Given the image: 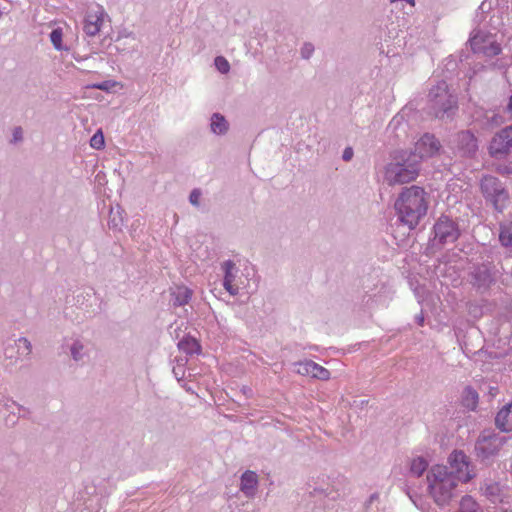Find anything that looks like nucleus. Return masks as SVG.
Here are the masks:
<instances>
[{"instance_id": "e433bc0d", "label": "nucleus", "mask_w": 512, "mask_h": 512, "mask_svg": "<svg viewBox=\"0 0 512 512\" xmlns=\"http://www.w3.org/2000/svg\"><path fill=\"white\" fill-rule=\"evenodd\" d=\"M314 52V46L311 43H305L301 48V56L303 59H309Z\"/></svg>"}, {"instance_id": "9d476101", "label": "nucleus", "mask_w": 512, "mask_h": 512, "mask_svg": "<svg viewBox=\"0 0 512 512\" xmlns=\"http://www.w3.org/2000/svg\"><path fill=\"white\" fill-rule=\"evenodd\" d=\"M471 285L479 292H487L495 283L496 277L490 264L474 266L469 274Z\"/></svg>"}, {"instance_id": "7c9ffc66", "label": "nucleus", "mask_w": 512, "mask_h": 512, "mask_svg": "<svg viewBox=\"0 0 512 512\" xmlns=\"http://www.w3.org/2000/svg\"><path fill=\"white\" fill-rule=\"evenodd\" d=\"M215 67L222 74H227L230 71V64L223 56H217L214 60Z\"/></svg>"}, {"instance_id": "1a4fd4ad", "label": "nucleus", "mask_w": 512, "mask_h": 512, "mask_svg": "<svg viewBox=\"0 0 512 512\" xmlns=\"http://www.w3.org/2000/svg\"><path fill=\"white\" fill-rule=\"evenodd\" d=\"M505 442V437L492 431H483L475 443V452L482 461L488 460L499 452Z\"/></svg>"}, {"instance_id": "ddd939ff", "label": "nucleus", "mask_w": 512, "mask_h": 512, "mask_svg": "<svg viewBox=\"0 0 512 512\" xmlns=\"http://www.w3.org/2000/svg\"><path fill=\"white\" fill-rule=\"evenodd\" d=\"M221 269L224 273L223 287L231 296L238 295L240 291L239 268L233 261L226 260L221 264Z\"/></svg>"}, {"instance_id": "f03ea898", "label": "nucleus", "mask_w": 512, "mask_h": 512, "mask_svg": "<svg viewBox=\"0 0 512 512\" xmlns=\"http://www.w3.org/2000/svg\"><path fill=\"white\" fill-rule=\"evenodd\" d=\"M429 494L439 506L448 504L457 495L458 481L447 466L437 465L427 475Z\"/></svg>"}, {"instance_id": "4468645a", "label": "nucleus", "mask_w": 512, "mask_h": 512, "mask_svg": "<svg viewBox=\"0 0 512 512\" xmlns=\"http://www.w3.org/2000/svg\"><path fill=\"white\" fill-rule=\"evenodd\" d=\"M512 148V125L500 130L490 143V154L493 157L507 154Z\"/></svg>"}, {"instance_id": "7ed1b4c3", "label": "nucleus", "mask_w": 512, "mask_h": 512, "mask_svg": "<svg viewBox=\"0 0 512 512\" xmlns=\"http://www.w3.org/2000/svg\"><path fill=\"white\" fill-rule=\"evenodd\" d=\"M420 171L419 160L408 151H400L385 167L384 179L388 185H402L414 181Z\"/></svg>"}, {"instance_id": "79ce46f5", "label": "nucleus", "mask_w": 512, "mask_h": 512, "mask_svg": "<svg viewBox=\"0 0 512 512\" xmlns=\"http://www.w3.org/2000/svg\"><path fill=\"white\" fill-rule=\"evenodd\" d=\"M19 342H22V343L24 344L25 348H26L28 351H30V350H31V343H30V341H29L28 339H26V338H20V339H19Z\"/></svg>"}, {"instance_id": "f704fd0d", "label": "nucleus", "mask_w": 512, "mask_h": 512, "mask_svg": "<svg viewBox=\"0 0 512 512\" xmlns=\"http://www.w3.org/2000/svg\"><path fill=\"white\" fill-rule=\"evenodd\" d=\"M177 361H178L177 366L173 367V374L177 380H180L185 375L184 363H183V359H179Z\"/></svg>"}, {"instance_id": "cd10ccee", "label": "nucleus", "mask_w": 512, "mask_h": 512, "mask_svg": "<svg viewBox=\"0 0 512 512\" xmlns=\"http://www.w3.org/2000/svg\"><path fill=\"white\" fill-rule=\"evenodd\" d=\"M406 126L407 124L404 115L402 113H398L389 122L388 129L394 133H397V131L401 128L405 131Z\"/></svg>"}, {"instance_id": "bb28decb", "label": "nucleus", "mask_w": 512, "mask_h": 512, "mask_svg": "<svg viewBox=\"0 0 512 512\" xmlns=\"http://www.w3.org/2000/svg\"><path fill=\"white\" fill-rule=\"evenodd\" d=\"M478 403V394L471 387H466L463 395V404L469 409H474Z\"/></svg>"}, {"instance_id": "c03bdc74", "label": "nucleus", "mask_w": 512, "mask_h": 512, "mask_svg": "<svg viewBox=\"0 0 512 512\" xmlns=\"http://www.w3.org/2000/svg\"><path fill=\"white\" fill-rule=\"evenodd\" d=\"M508 108H509V110H510V112L512 114V96L510 97Z\"/></svg>"}, {"instance_id": "39448f33", "label": "nucleus", "mask_w": 512, "mask_h": 512, "mask_svg": "<svg viewBox=\"0 0 512 512\" xmlns=\"http://www.w3.org/2000/svg\"><path fill=\"white\" fill-rule=\"evenodd\" d=\"M480 191L485 201L497 212L504 211L509 200V192L497 177L484 175L480 180Z\"/></svg>"}, {"instance_id": "a18cd8bd", "label": "nucleus", "mask_w": 512, "mask_h": 512, "mask_svg": "<svg viewBox=\"0 0 512 512\" xmlns=\"http://www.w3.org/2000/svg\"><path fill=\"white\" fill-rule=\"evenodd\" d=\"M377 496L375 494L371 495L370 497V501H373L374 498H376Z\"/></svg>"}, {"instance_id": "9b49d317", "label": "nucleus", "mask_w": 512, "mask_h": 512, "mask_svg": "<svg viewBox=\"0 0 512 512\" xmlns=\"http://www.w3.org/2000/svg\"><path fill=\"white\" fill-rule=\"evenodd\" d=\"M441 144L439 140L430 133H425L415 143L414 151H411L412 156H415L419 163L427 158L434 157L439 153Z\"/></svg>"}, {"instance_id": "c85d7f7f", "label": "nucleus", "mask_w": 512, "mask_h": 512, "mask_svg": "<svg viewBox=\"0 0 512 512\" xmlns=\"http://www.w3.org/2000/svg\"><path fill=\"white\" fill-rule=\"evenodd\" d=\"M481 491L483 492L484 495L493 499V498H496L499 496L500 488L497 483L490 481V482H485L481 486Z\"/></svg>"}, {"instance_id": "a878e982", "label": "nucleus", "mask_w": 512, "mask_h": 512, "mask_svg": "<svg viewBox=\"0 0 512 512\" xmlns=\"http://www.w3.org/2000/svg\"><path fill=\"white\" fill-rule=\"evenodd\" d=\"M458 512H481L478 504L471 496H464L460 501Z\"/></svg>"}, {"instance_id": "a211bd4d", "label": "nucleus", "mask_w": 512, "mask_h": 512, "mask_svg": "<svg viewBox=\"0 0 512 512\" xmlns=\"http://www.w3.org/2000/svg\"><path fill=\"white\" fill-rule=\"evenodd\" d=\"M495 424L503 432L512 431V402L504 405L495 417Z\"/></svg>"}, {"instance_id": "f8f14e48", "label": "nucleus", "mask_w": 512, "mask_h": 512, "mask_svg": "<svg viewBox=\"0 0 512 512\" xmlns=\"http://www.w3.org/2000/svg\"><path fill=\"white\" fill-rule=\"evenodd\" d=\"M105 17H107V13L103 6L99 4L89 6L83 24V30L86 35L90 37L97 35L101 30Z\"/></svg>"}, {"instance_id": "ea45409f", "label": "nucleus", "mask_w": 512, "mask_h": 512, "mask_svg": "<svg viewBox=\"0 0 512 512\" xmlns=\"http://www.w3.org/2000/svg\"><path fill=\"white\" fill-rule=\"evenodd\" d=\"M5 406L7 407V409H10L12 408V406H16L18 407L19 411H23V412H26V409L20 405H18L15 401L13 400H8L5 404Z\"/></svg>"}, {"instance_id": "473e14b6", "label": "nucleus", "mask_w": 512, "mask_h": 512, "mask_svg": "<svg viewBox=\"0 0 512 512\" xmlns=\"http://www.w3.org/2000/svg\"><path fill=\"white\" fill-rule=\"evenodd\" d=\"M116 86V82L112 80L103 81L100 83H95L91 87L95 89H99L102 91H110L112 88Z\"/></svg>"}, {"instance_id": "58836bf2", "label": "nucleus", "mask_w": 512, "mask_h": 512, "mask_svg": "<svg viewBox=\"0 0 512 512\" xmlns=\"http://www.w3.org/2000/svg\"><path fill=\"white\" fill-rule=\"evenodd\" d=\"M22 139V129L20 127H17L13 130V138L12 142H17Z\"/></svg>"}, {"instance_id": "dca6fc26", "label": "nucleus", "mask_w": 512, "mask_h": 512, "mask_svg": "<svg viewBox=\"0 0 512 512\" xmlns=\"http://www.w3.org/2000/svg\"><path fill=\"white\" fill-rule=\"evenodd\" d=\"M456 147L462 156L470 157L478 149L477 139L470 131H461L456 137Z\"/></svg>"}, {"instance_id": "5701e85b", "label": "nucleus", "mask_w": 512, "mask_h": 512, "mask_svg": "<svg viewBox=\"0 0 512 512\" xmlns=\"http://www.w3.org/2000/svg\"><path fill=\"white\" fill-rule=\"evenodd\" d=\"M70 353L75 362L82 361L87 355L84 343L80 340H75L70 347Z\"/></svg>"}, {"instance_id": "a19ab883", "label": "nucleus", "mask_w": 512, "mask_h": 512, "mask_svg": "<svg viewBox=\"0 0 512 512\" xmlns=\"http://www.w3.org/2000/svg\"><path fill=\"white\" fill-rule=\"evenodd\" d=\"M491 8V2L490 1H483L481 3V5L479 6V10H481L482 12H485L487 10H489Z\"/></svg>"}, {"instance_id": "4c0bfd02", "label": "nucleus", "mask_w": 512, "mask_h": 512, "mask_svg": "<svg viewBox=\"0 0 512 512\" xmlns=\"http://www.w3.org/2000/svg\"><path fill=\"white\" fill-rule=\"evenodd\" d=\"M354 152L351 147H346L342 154V159L346 162L350 161L353 158Z\"/></svg>"}, {"instance_id": "b1692460", "label": "nucleus", "mask_w": 512, "mask_h": 512, "mask_svg": "<svg viewBox=\"0 0 512 512\" xmlns=\"http://www.w3.org/2000/svg\"><path fill=\"white\" fill-rule=\"evenodd\" d=\"M428 462L423 457H416L411 461L410 472L414 476H421L427 469Z\"/></svg>"}, {"instance_id": "72a5a7b5", "label": "nucleus", "mask_w": 512, "mask_h": 512, "mask_svg": "<svg viewBox=\"0 0 512 512\" xmlns=\"http://www.w3.org/2000/svg\"><path fill=\"white\" fill-rule=\"evenodd\" d=\"M495 170L501 175L510 176L512 175V163L498 164Z\"/></svg>"}, {"instance_id": "412c9836", "label": "nucleus", "mask_w": 512, "mask_h": 512, "mask_svg": "<svg viewBox=\"0 0 512 512\" xmlns=\"http://www.w3.org/2000/svg\"><path fill=\"white\" fill-rule=\"evenodd\" d=\"M178 348L187 355L199 354L201 346L195 338L185 337L178 343Z\"/></svg>"}, {"instance_id": "c756f323", "label": "nucleus", "mask_w": 512, "mask_h": 512, "mask_svg": "<svg viewBox=\"0 0 512 512\" xmlns=\"http://www.w3.org/2000/svg\"><path fill=\"white\" fill-rule=\"evenodd\" d=\"M62 38H63V32H62L61 28H55L51 31L50 41H51L53 47L58 51H62L65 49L62 44Z\"/></svg>"}, {"instance_id": "37998d69", "label": "nucleus", "mask_w": 512, "mask_h": 512, "mask_svg": "<svg viewBox=\"0 0 512 512\" xmlns=\"http://www.w3.org/2000/svg\"><path fill=\"white\" fill-rule=\"evenodd\" d=\"M415 320H416V322H417V324H418V325L423 326V324H424V316H423V314H422V313H421V314H419V315H417V316L415 317Z\"/></svg>"}, {"instance_id": "393cba45", "label": "nucleus", "mask_w": 512, "mask_h": 512, "mask_svg": "<svg viewBox=\"0 0 512 512\" xmlns=\"http://www.w3.org/2000/svg\"><path fill=\"white\" fill-rule=\"evenodd\" d=\"M123 211L121 210L120 206L117 205L116 208L110 209V215H109V225L113 229H120V227L123 224Z\"/></svg>"}, {"instance_id": "20e7f679", "label": "nucleus", "mask_w": 512, "mask_h": 512, "mask_svg": "<svg viewBox=\"0 0 512 512\" xmlns=\"http://www.w3.org/2000/svg\"><path fill=\"white\" fill-rule=\"evenodd\" d=\"M429 108L437 118L450 117L457 109V97L445 81H439L429 92Z\"/></svg>"}, {"instance_id": "c9c22d12", "label": "nucleus", "mask_w": 512, "mask_h": 512, "mask_svg": "<svg viewBox=\"0 0 512 512\" xmlns=\"http://www.w3.org/2000/svg\"><path fill=\"white\" fill-rule=\"evenodd\" d=\"M201 191L199 189H193L189 195V202L191 205L198 207L200 205Z\"/></svg>"}, {"instance_id": "f3484780", "label": "nucleus", "mask_w": 512, "mask_h": 512, "mask_svg": "<svg viewBox=\"0 0 512 512\" xmlns=\"http://www.w3.org/2000/svg\"><path fill=\"white\" fill-rule=\"evenodd\" d=\"M258 487V476L254 471L247 470L241 476L240 490L248 498L255 496Z\"/></svg>"}, {"instance_id": "6ab92c4d", "label": "nucleus", "mask_w": 512, "mask_h": 512, "mask_svg": "<svg viewBox=\"0 0 512 512\" xmlns=\"http://www.w3.org/2000/svg\"><path fill=\"white\" fill-rule=\"evenodd\" d=\"M171 295L174 306H184L191 300L192 290L186 286H176Z\"/></svg>"}, {"instance_id": "423d86ee", "label": "nucleus", "mask_w": 512, "mask_h": 512, "mask_svg": "<svg viewBox=\"0 0 512 512\" xmlns=\"http://www.w3.org/2000/svg\"><path fill=\"white\" fill-rule=\"evenodd\" d=\"M448 463L449 473L454 475L458 482L466 483L476 476L474 466L463 451H453L449 455Z\"/></svg>"}, {"instance_id": "aec40b11", "label": "nucleus", "mask_w": 512, "mask_h": 512, "mask_svg": "<svg viewBox=\"0 0 512 512\" xmlns=\"http://www.w3.org/2000/svg\"><path fill=\"white\" fill-rule=\"evenodd\" d=\"M210 129L216 135H225L229 130V123L220 113H214L210 119Z\"/></svg>"}, {"instance_id": "2f4dec72", "label": "nucleus", "mask_w": 512, "mask_h": 512, "mask_svg": "<svg viewBox=\"0 0 512 512\" xmlns=\"http://www.w3.org/2000/svg\"><path fill=\"white\" fill-rule=\"evenodd\" d=\"M104 136L101 131H97L90 139V146L94 149L100 150L104 147Z\"/></svg>"}, {"instance_id": "6e6552de", "label": "nucleus", "mask_w": 512, "mask_h": 512, "mask_svg": "<svg viewBox=\"0 0 512 512\" xmlns=\"http://www.w3.org/2000/svg\"><path fill=\"white\" fill-rule=\"evenodd\" d=\"M469 43L474 53L481 54L485 57H494L501 51L495 35L482 30H474L469 39Z\"/></svg>"}, {"instance_id": "0eeeda50", "label": "nucleus", "mask_w": 512, "mask_h": 512, "mask_svg": "<svg viewBox=\"0 0 512 512\" xmlns=\"http://www.w3.org/2000/svg\"><path fill=\"white\" fill-rule=\"evenodd\" d=\"M433 245L452 244L460 236L458 224L446 215H441L433 226Z\"/></svg>"}, {"instance_id": "4be33fe9", "label": "nucleus", "mask_w": 512, "mask_h": 512, "mask_svg": "<svg viewBox=\"0 0 512 512\" xmlns=\"http://www.w3.org/2000/svg\"><path fill=\"white\" fill-rule=\"evenodd\" d=\"M499 241L502 246H512V221L500 223Z\"/></svg>"}, {"instance_id": "f257e3e1", "label": "nucleus", "mask_w": 512, "mask_h": 512, "mask_svg": "<svg viewBox=\"0 0 512 512\" xmlns=\"http://www.w3.org/2000/svg\"><path fill=\"white\" fill-rule=\"evenodd\" d=\"M428 193L419 186L406 187L395 201V209L399 220L414 229L426 215L428 209Z\"/></svg>"}, {"instance_id": "2eb2a0df", "label": "nucleus", "mask_w": 512, "mask_h": 512, "mask_svg": "<svg viewBox=\"0 0 512 512\" xmlns=\"http://www.w3.org/2000/svg\"><path fill=\"white\" fill-rule=\"evenodd\" d=\"M294 365L296 367L295 371L300 375L311 376L319 380H328L330 378V372L312 360H304Z\"/></svg>"}]
</instances>
